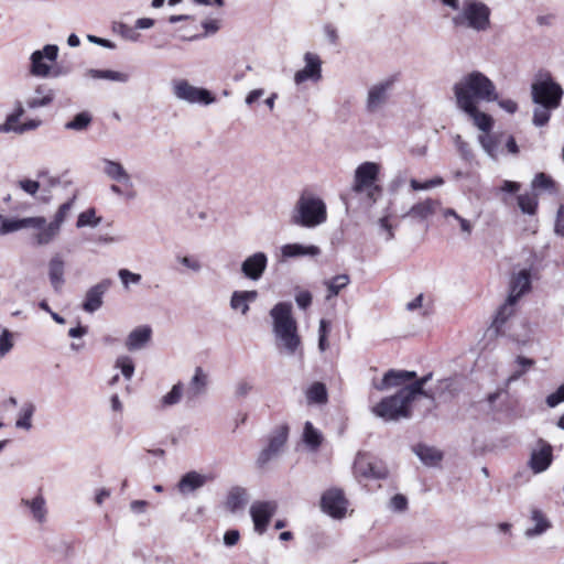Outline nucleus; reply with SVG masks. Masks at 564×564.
<instances>
[{"mask_svg": "<svg viewBox=\"0 0 564 564\" xmlns=\"http://www.w3.org/2000/svg\"><path fill=\"white\" fill-rule=\"evenodd\" d=\"M429 373L399 389L395 394L383 398L372 408V413L384 421H399L411 416V403L417 395L431 397L423 387L430 381Z\"/></svg>", "mask_w": 564, "mask_h": 564, "instance_id": "f257e3e1", "label": "nucleus"}, {"mask_svg": "<svg viewBox=\"0 0 564 564\" xmlns=\"http://www.w3.org/2000/svg\"><path fill=\"white\" fill-rule=\"evenodd\" d=\"M457 108H470L480 101L491 102L499 98L494 82L479 70L463 75L453 86Z\"/></svg>", "mask_w": 564, "mask_h": 564, "instance_id": "f03ea898", "label": "nucleus"}, {"mask_svg": "<svg viewBox=\"0 0 564 564\" xmlns=\"http://www.w3.org/2000/svg\"><path fill=\"white\" fill-rule=\"evenodd\" d=\"M563 95V88L551 76L531 85V97L535 105L532 123L535 127L541 128L549 123L552 112L561 106Z\"/></svg>", "mask_w": 564, "mask_h": 564, "instance_id": "7ed1b4c3", "label": "nucleus"}, {"mask_svg": "<svg viewBox=\"0 0 564 564\" xmlns=\"http://www.w3.org/2000/svg\"><path fill=\"white\" fill-rule=\"evenodd\" d=\"M270 316L278 347L283 348L288 355H294L301 346V337L297 332V323L292 315L291 303L275 304L270 311Z\"/></svg>", "mask_w": 564, "mask_h": 564, "instance_id": "20e7f679", "label": "nucleus"}, {"mask_svg": "<svg viewBox=\"0 0 564 564\" xmlns=\"http://www.w3.org/2000/svg\"><path fill=\"white\" fill-rule=\"evenodd\" d=\"M326 220L325 202L312 192H302L292 209L291 223L304 228H315Z\"/></svg>", "mask_w": 564, "mask_h": 564, "instance_id": "39448f33", "label": "nucleus"}, {"mask_svg": "<svg viewBox=\"0 0 564 564\" xmlns=\"http://www.w3.org/2000/svg\"><path fill=\"white\" fill-rule=\"evenodd\" d=\"M490 8L477 0H465L457 14L452 18L456 28L469 29L475 32H486L490 28Z\"/></svg>", "mask_w": 564, "mask_h": 564, "instance_id": "423d86ee", "label": "nucleus"}, {"mask_svg": "<svg viewBox=\"0 0 564 564\" xmlns=\"http://www.w3.org/2000/svg\"><path fill=\"white\" fill-rule=\"evenodd\" d=\"M525 259L528 267L513 274L510 281L508 296L517 302L523 294L531 290V276L543 268L542 261L544 259V252L542 249L539 251L528 249V256Z\"/></svg>", "mask_w": 564, "mask_h": 564, "instance_id": "0eeeda50", "label": "nucleus"}, {"mask_svg": "<svg viewBox=\"0 0 564 564\" xmlns=\"http://www.w3.org/2000/svg\"><path fill=\"white\" fill-rule=\"evenodd\" d=\"M380 172L379 164L375 162H364L357 166L354 175L352 191L357 194L367 193V196L373 203L381 193V188L376 184Z\"/></svg>", "mask_w": 564, "mask_h": 564, "instance_id": "6e6552de", "label": "nucleus"}, {"mask_svg": "<svg viewBox=\"0 0 564 564\" xmlns=\"http://www.w3.org/2000/svg\"><path fill=\"white\" fill-rule=\"evenodd\" d=\"M58 56V46L46 44L42 50L34 51L30 56V74L34 77H57L58 72L52 69V64Z\"/></svg>", "mask_w": 564, "mask_h": 564, "instance_id": "1a4fd4ad", "label": "nucleus"}, {"mask_svg": "<svg viewBox=\"0 0 564 564\" xmlns=\"http://www.w3.org/2000/svg\"><path fill=\"white\" fill-rule=\"evenodd\" d=\"M397 79V75H391L368 89L366 99L367 112L377 113L383 109Z\"/></svg>", "mask_w": 564, "mask_h": 564, "instance_id": "9d476101", "label": "nucleus"}, {"mask_svg": "<svg viewBox=\"0 0 564 564\" xmlns=\"http://www.w3.org/2000/svg\"><path fill=\"white\" fill-rule=\"evenodd\" d=\"M174 96L188 104L210 105L215 101L212 93L205 88L191 85L186 79H178L173 83Z\"/></svg>", "mask_w": 564, "mask_h": 564, "instance_id": "9b49d317", "label": "nucleus"}, {"mask_svg": "<svg viewBox=\"0 0 564 564\" xmlns=\"http://www.w3.org/2000/svg\"><path fill=\"white\" fill-rule=\"evenodd\" d=\"M289 436L288 425H280L272 431L269 436L268 446L264 447L257 458L259 467L265 466L273 458L278 457L282 452Z\"/></svg>", "mask_w": 564, "mask_h": 564, "instance_id": "f8f14e48", "label": "nucleus"}, {"mask_svg": "<svg viewBox=\"0 0 564 564\" xmlns=\"http://www.w3.org/2000/svg\"><path fill=\"white\" fill-rule=\"evenodd\" d=\"M75 197L62 204L57 209L52 221L47 223L43 217V225L40 229V245H48L59 234L61 226L65 221L68 213L73 208Z\"/></svg>", "mask_w": 564, "mask_h": 564, "instance_id": "ddd939ff", "label": "nucleus"}, {"mask_svg": "<svg viewBox=\"0 0 564 564\" xmlns=\"http://www.w3.org/2000/svg\"><path fill=\"white\" fill-rule=\"evenodd\" d=\"M43 225V217L3 218L0 224V236L19 230H30L36 242L40 245V229Z\"/></svg>", "mask_w": 564, "mask_h": 564, "instance_id": "4468645a", "label": "nucleus"}, {"mask_svg": "<svg viewBox=\"0 0 564 564\" xmlns=\"http://www.w3.org/2000/svg\"><path fill=\"white\" fill-rule=\"evenodd\" d=\"M347 503L348 501L345 498L344 491L338 488L326 490L321 499L323 511L336 519L345 517Z\"/></svg>", "mask_w": 564, "mask_h": 564, "instance_id": "2eb2a0df", "label": "nucleus"}, {"mask_svg": "<svg viewBox=\"0 0 564 564\" xmlns=\"http://www.w3.org/2000/svg\"><path fill=\"white\" fill-rule=\"evenodd\" d=\"M278 509L275 501H256L250 507V516L252 518L254 530L259 534H263L267 527Z\"/></svg>", "mask_w": 564, "mask_h": 564, "instance_id": "dca6fc26", "label": "nucleus"}, {"mask_svg": "<svg viewBox=\"0 0 564 564\" xmlns=\"http://www.w3.org/2000/svg\"><path fill=\"white\" fill-rule=\"evenodd\" d=\"M305 66L294 74V83L302 85L305 82L318 83L322 79V59L315 54H304Z\"/></svg>", "mask_w": 564, "mask_h": 564, "instance_id": "f3484780", "label": "nucleus"}, {"mask_svg": "<svg viewBox=\"0 0 564 564\" xmlns=\"http://www.w3.org/2000/svg\"><path fill=\"white\" fill-rule=\"evenodd\" d=\"M415 378V371L391 369L384 373L380 382H375L373 387L379 391H384L394 387H400L401 389L406 384H410V381H412Z\"/></svg>", "mask_w": 564, "mask_h": 564, "instance_id": "a211bd4d", "label": "nucleus"}, {"mask_svg": "<svg viewBox=\"0 0 564 564\" xmlns=\"http://www.w3.org/2000/svg\"><path fill=\"white\" fill-rule=\"evenodd\" d=\"M553 459L552 446L543 441H538V447L531 452L529 466L535 473H542L549 468Z\"/></svg>", "mask_w": 564, "mask_h": 564, "instance_id": "6ab92c4d", "label": "nucleus"}, {"mask_svg": "<svg viewBox=\"0 0 564 564\" xmlns=\"http://www.w3.org/2000/svg\"><path fill=\"white\" fill-rule=\"evenodd\" d=\"M111 280L105 279L94 286L89 288L83 302V310L87 313H94L98 311L104 304V295L111 286Z\"/></svg>", "mask_w": 564, "mask_h": 564, "instance_id": "aec40b11", "label": "nucleus"}, {"mask_svg": "<svg viewBox=\"0 0 564 564\" xmlns=\"http://www.w3.org/2000/svg\"><path fill=\"white\" fill-rule=\"evenodd\" d=\"M55 97L56 93L52 87L47 84H40L34 88L33 94L25 98V105L31 110L48 107Z\"/></svg>", "mask_w": 564, "mask_h": 564, "instance_id": "412c9836", "label": "nucleus"}, {"mask_svg": "<svg viewBox=\"0 0 564 564\" xmlns=\"http://www.w3.org/2000/svg\"><path fill=\"white\" fill-rule=\"evenodd\" d=\"M102 172L111 181L118 182L124 186H132L131 175L124 169V166L110 159H102Z\"/></svg>", "mask_w": 564, "mask_h": 564, "instance_id": "4be33fe9", "label": "nucleus"}, {"mask_svg": "<svg viewBox=\"0 0 564 564\" xmlns=\"http://www.w3.org/2000/svg\"><path fill=\"white\" fill-rule=\"evenodd\" d=\"M267 256L263 252H256L248 257L241 264V271L251 280H259L267 268Z\"/></svg>", "mask_w": 564, "mask_h": 564, "instance_id": "5701e85b", "label": "nucleus"}, {"mask_svg": "<svg viewBox=\"0 0 564 564\" xmlns=\"http://www.w3.org/2000/svg\"><path fill=\"white\" fill-rule=\"evenodd\" d=\"M517 301L511 297H507L506 302L499 307L496 317L490 326V329L496 335H503V325L516 312Z\"/></svg>", "mask_w": 564, "mask_h": 564, "instance_id": "b1692460", "label": "nucleus"}, {"mask_svg": "<svg viewBox=\"0 0 564 564\" xmlns=\"http://www.w3.org/2000/svg\"><path fill=\"white\" fill-rule=\"evenodd\" d=\"M210 477L199 474L197 471H188L182 476L177 484V489L181 494L186 495L193 492L207 484Z\"/></svg>", "mask_w": 564, "mask_h": 564, "instance_id": "393cba45", "label": "nucleus"}, {"mask_svg": "<svg viewBox=\"0 0 564 564\" xmlns=\"http://www.w3.org/2000/svg\"><path fill=\"white\" fill-rule=\"evenodd\" d=\"M459 110L466 113L473 120L474 124L484 132V134H489L494 127V119L491 116L480 111L477 105H473L470 108H459Z\"/></svg>", "mask_w": 564, "mask_h": 564, "instance_id": "a878e982", "label": "nucleus"}, {"mask_svg": "<svg viewBox=\"0 0 564 564\" xmlns=\"http://www.w3.org/2000/svg\"><path fill=\"white\" fill-rule=\"evenodd\" d=\"M531 520L534 522V527L528 528L524 531V535L528 539H532V538L543 534L551 527L550 521L546 519V517L543 514V512L539 509L533 508L531 510Z\"/></svg>", "mask_w": 564, "mask_h": 564, "instance_id": "bb28decb", "label": "nucleus"}, {"mask_svg": "<svg viewBox=\"0 0 564 564\" xmlns=\"http://www.w3.org/2000/svg\"><path fill=\"white\" fill-rule=\"evenodd\" d=\"M48 276L53 289L59 292L64 285V261L59 256L54 257L48 263Z\"/></svg>", "mask_w": 564, "mask_h": 564, "instance_id": "cd10ccee", "label": "nucleus"}, {"mask_svg": "<svg viewBox=\"0 0 564 564\" xmlns=\"http://www.w3.org/2000/svg\"><path fill=\"white\" fill-rule=\"evenodd\" d=\"M257 296V291H235L230 299V307L246 315L249 311V303L256 301Z\"/></svg>", "mask_w": 564, "mask_h": 564, "instance_id": "c85d7f7f", "label": "nucleus"}, {"mask_svg": "<svg viewBox=\"0 0 564 564\" xmlns=\"http://www.w3.org/2000/svg\"><path fill=\"white\" fill-rule=\"evenodd\" d=\"M151 328L142 326L133 329L126 341V346L129 350H137L142 348L151 338Z\"/></svg>", "mask_w": 564, "mask_h": 564, "instance_id": "c756f323", "label": "nucleus"}, {"mask_svg": "<svg viewBox=\"0 0 564 564\" xmlns=\"http://www.w3.org/2000/svg\"><path fill=\"white\" fill-rule=\"evenodd\" d=\"M21 503L25 507H28L32 513L33 519L39 522L43 523L46 520L47 509L45 499L43 496L37 495L33 499H22Z\"/></svg>", "mask_w": 564, "mask_h": 564, "instance_id": "7c9ffc66", "label": "nucleus"}, {"mask_svg": "<svg viewBox=\"0 0 564 564\" xmlns=\"http://www.w3.org/2000/svg\"><path fill=\"white\" fill-rule=\"evenodd\" d=\"M372 458L366 453H358L354 462V475L361 480L369 479V473L371 471Z\"/></svg>", "mask_w": 564, "mask_h": 564, "instance_id": "2f4dec72", "label": "nucleus"}, {"mask_svg": "<svg viewBox=\"0 0 564 564\" xmlns=\"http://www.w3.org/2000/svg\"><path fill=\"white\" fill-rule=\"evenodd\" d=\"M207 387V375L203 371L200 367L195 369L194 376L191 379L187 397L189 399H194L200 394H203Z\"/></svg>", "mask_w": 564, "mask_h": 564, "instance_id": "473e14b6", "label": "nucleus"}, {"mask_svg": "<svg viewBox=\"0 0 564 564\" xmlns=\"http://www.w3.org/2000/svg\"><path fill=\"white\" fill-rule=\"evenodd\" d=\"M248 501V495L245 488L242 487H232L227 496V508L231 512H236L242 509Z\"/></svg>", "mask_w": 564, "mask_h": 564, "instance_id": "72a5a7b5", "label": "nucleus"}, {"mask_svg": "<svg viewBox=\"0 0 564 564\" xmlns=\"http://www.w3.org/2000/svg\"><path fill=\"white\" fill-rule=\"evenodd\" d=\"M414 452L422 463L427 466H435L442 459V453L434 447L417 445Z\"/></svg>", "mask_w": 564, "mask_h": 564, "instance_id": "f704fd0d", "label": "nucleus"}, {"mask_svg": "<svg viewBox=\"0 0 564 564\" xmlns=\"http://www.w3.org/2000/svg\"><path fill=\"white\" fill-rule=\"evenodd\" d=\"M303 441L311 451H316L322 444V433L310 421L304 424Z\"/></svg>", "mask_w": 564, "mask_h": 564, "instance_id": "c9c22d12", "label": "nucleus"}, {"mask_svg": "<svg viewBox=\"0 0 564 564\" xmlns=\"http://www.w3.org/2000/svg\"><path fill=\"white\" fill-rule=\"evenodd\" d=\"M308 403L324 404L327 402V390L324 383L315 382L306 391Z\"/></svg>", "mask_w": 564, "mask_h": 564, "instance_id": "e433bc0d", "label": "nucleus"}, {"mask_svg": "<svg viewBox=\"0 0 564 564\" xmlns=\"http://www.w3.org/2000/svg\"><path fill=\"white\" fill-rule=\"evenodd\" d=\"M89 75L95 79H107L118 83H127L129 80L128 74L111 69H90Z\"/></svg>", "mask_w": 564, "mask_h": 564, "instance_id": "4c0bfd02", "label": "nucleus"}, {"mask_svg": "<svg viewBox=\"0 0 564 564\" xmlns=\"http://www.w3.org/2000/svg\"><path fill=\"white\" fill-rule=\"evenodd\" d=\"M35 412V405L31 402L22 405L19 417L15 422V427L29 431L32 429V416Z\"/></svg>", "mask_w": 564, "mask_h": 564, "instance_id": "58836bf2", "label": "nucleus"}, {"mask_svg": "<svg viewBox=\"0 0 564 564\" xmlns=\"http://www.w3.org/2000/svg\"><path fill=\"white\" fill-rule=\"evenodd\" d=\"M93 121V117L88 111L77 113L70 121L66 122V130L83 131L86 130Z\"/></svg>", "mask_w": 564, "mask_h": 564, "instance_id": "ea45409f", "label": "nucleus"}, {"mask_svg": "<svg viewBox=\"0 0 564 564\" xmlns=\"http://www.w3.org/2000/svg\"><path fill=\"white\" fill-rule=\"evenodd\" d=\"M478 141L484 151L494 160L498 159L499 155V142L495 135L480 134Z\"/></svg>", "mask_w": 564, "mask_h": 564, "instance_id": "a19ab883", "label": "nucleus"}, {"mask_svg": "<svg viewBox=\"0 0 564 564\" xmlns=\"http://www.w3.org/2000/svg\"><path fill=\"white\" fill-rule=\"evenodd\" d=\"M518 206L522 213L534 215L538 208V198L534 194L525 193L517 197Z\"/></svg>", "mask_w": 564, "mask_h": 564, "instance_id": "79ce46f5", "label": "nucleus"}, {"mask_svg": "<svg viewBox=\"0 0 564 564\" xmlns=\"http://www.w3.org/2000/svg\"><path fill=\"white\" fill-rule=\"evenodd\" d=\"M349 283V276L347 274H339L334 276L332 280L326 281L325 284L328 289L327 299L336 296Z\"/></svg>", "mask_w": 564, "mask_h": 564, "instance_id": "37998d69", "label": "nucleus"}, {"mask_svg": "<svg viewBox=\"0 0 564 564\" xmlns=\"http://www.w3.org/2000/svg\"><path fill=\"white\" fill-rule=\"evenodd\" d=\"M434 212V202L431 199H426L419 204H415L411 209L409 215L419 219H425Z\"/></svg>", "mask_w": 564, "mask_h": 564, "instance_id": "c03bdc74", "label": "nucleus"}, {"mask_svg": "<svg viewBox=\"0 0 564 564\" xmlns=\"http://www.w3.org/2000/svg\"><path fill=\"white\" fill-rule=\"evenodd\" d=\"M100 223V218L96 216V210L89 208L78 215L76 227H96Z\"/></svg>", "mask_w": 564, "mask_h": 564, "instance_id": "a18cd8bd", "label": "nucleus"}, {"mask_svg": "<svg viewBox=\"0 0 564 564\" xmlns=\"http://www.w3.org/2000/svg\"><path fill=\"white\" fill-rule=\"evenodd\" d=\"M183 394V384L181 382L174 384L170 392L162 397V406H172L181 401Z\"/></svg>", "mask_w": 564, "mask_h": 564, "instance_id": "49530a36", "label": "nucleus"}, {"mask_svg": "<svg viewBox=\"0 0 564 564\" xmlns=\"http://www.w3.org/2000/svg\"><path fill=\"white\" fill-rule=\"evenodd\" d=\"M113 31L124 40L131 42H137L140 37V34L137 32L135 28H132L122 22L116 23L113 25Z\"/></svg>", "mask_w": 564, "mask_h": 564, "instance_id": "de8ad7c7", "label": "nucleus"}, {"mask_svg": "<svg viewBox=\"0 0 564 564\" xmlns=\"http://www.w3.org/2000/svg\"><path fill=\"white\" fill-rule=\"evenodd\" d=\"M116 368L121 370L126 380H131L134 373V364L129 356H120L116 360Z\"/></svg>", "mask_w": 564, "mask_h": 564, "instance_id": "09e8293b", "label": "nucleus"}, {"mask_svg": "<svg viewBox=\"0 0 564 564\" xmlns=\"http://www.w3.org/2000/svg\"><path fill=\"white\" fill-rule=\"evenodd\" d=\"M455 145L460 154V158L470 163L474 160V153L473 150L466 141L463 140V138L457 134L454 139Z\"/></svg>", "mask_w": 564, "mask_h": 564, "instance_id": "8fccbe9b", "label": "nucleus"}, {"mask_svg": "<svg viewBox=\"0 0 564 564\" xmlns=\"http://www.w3.org/2000/svg\"><path fill=\"white\" fill-rule=\"evenodd\" d=\"M281 260L285 261L289 258H297L302 256L315 257L319 253V249H281Z\"/></svg>", "mask_w": 564, "mask_h": 564, "instance_id": "3c124183", "label": "nucleus"}, {"mask_svg": "<svg viewBox=\"0 0 564 564\" xmlns=\"http://www.w3.org/2000/svg\"><path fill=\"white\" fill-rule=\"evenodd\" d=\"M554 181L545 173H538L532 181V187L534 189L550 191L554 188Z\"/></svg>", "mask_w": 564, "mask_h": 564, "instance_id": "603ef678", "label": "nucleus"}, {"mask_svg": "<svg viewBox=\"0 0 564 564\" xmlns=\"http://www.w3.org/2000/svg\"><path fill=\"white\" fill-rule=\"evenodd\" d=\"M13 348V335L7 328L0 334V357H4Z\"/></svg>", "mask_w": 564, "mask_h": 564, "instance_id": "864d4df0", "label": "nucleus"}, {"mask_svg": "<svg viewBox=\"0 0 564 564\" xmlns=\"http://www.w3.org/2000/svg\"><path fill=\"white\" fill-rule=\"evenodd\" d=\"M444 216L446 218L453 217L454 220L459 225V228L463 232L469 234L471 231L470 223L467 219L457 215L454 209H451V208L446 209L444 212Z\"/></svg>", "mask_w": 564, "mask_h": 564, "instance_id": "5fc2aeb1", "label": "nucleus"}, {"mask_svg": "<svg viewBox=\"0 0 564 564\" xmlns=\"http://www.w3.org/2000/svg\"><path fill=\"white\" fill-rule=\"evenodd\" d=\"M388 468L378 462H372L371 471L369 473V479H384L388 477Z\"/></svg>", "mask_w": 564, "mask_h": 564, "instance_id": "6e6d98bb", "label": "nucleus"}, {"mask_svg": "<svg viewBox=\"0 0 564 564\" xmlns=\"http://www.w3.org/2000/svg\"><path fill=\"white\" fill-rule=\"evenodd\" d=\"M19 118L12 113L8 115L6 121L0 124V133L15 132L18 128Z\"/></svg>", "mask_w": 564, "mask_h": 564, "instance_id": "4d7b16f0", "label": "nucleus"}, {"mask_svg": "<svg viewBox=\"0 0 564 564\" xmlns=\"http://www.w3.org/2000/svg\"><path fill=\"white\" fill-rule=\"evenodd\" d=\"M564 402V383L561 384L557 390L546 398V404L550 408H555L560 403Z\"/></svg>", "mask_w": 564, "mask_h": 564, "instance_id": "13d9d810", "label": "nucleus"}, {"mask_svg": "<svg viewBox=\"0 0 564 564\" xmlns=\"http://www.w3.org/2000/svg\"><path fill=\"white\" fill-rule=\"evenodd\" d=\"M120 280L122 281L123 285L128 288L129 282L132 283H139L141 280V275L138 273H133L127 269H121L118 272Z\"/></svg>", "mask_w": 564, "mask_h": 564, "instance_id": "bf43d9fd", "label": "nucleus"}, {"mask_svg": "<svg viewBox=\"0 0 564 564\" xmlns=\"http://www.w3.org/2000/svg\"><path fill=\"white\" fill-rule=\"evenodd\" d=\"M253 389L251 382L247 380H240L235 386V397L240 399L249 394V392Z\"/></svg>", "mask_w": 564, "mask_h": 564, "instance_id": "052dcab7", "label": "nucleus"}, {"mask_svg": "<svg viewBox=\"0 0 564 564\" xmlns=\"http://www.w3.org/2000/svg\"><path fill=\"white\" fill-rule=\"evenodd\" d=\"M188 215L195 224H203L212 218V214L207 209H194Z\"/></svg>", "mask_w": 564, "mask_h": 564, "instance_id": "680f3d73", "label": "nucleus"}, {"mask_svg": "<svg viewBox=\"0 0 564 564\" xmlns=\"http://www.w3.org/2000/svg\"><path fill=\"white\" fill-rule=\"evenodd\" d=\"M390 507L394 511H404L408 507V499L403 495H394L390 500Z\"/></svg>", "mask_w": 564, "mask_h": 564, "instance_id": "e2e57ef3", "label": "nucleus"}, {"mask_svg": "<svg viewBox=\"0 0 564 564\" xmlns=\"http://www.w3.org/2000/svg\"><path fill=\"white\" fill-rule=\"evenodd\" d=\"M19 186L25 193L34 196L37 193L39 188H40V183L36 182V181H33V180H21L19 182Z\"/></svg>", "mask_w": 564, "mask_h": 564, "instance_id": "0e129e2a", "label": "nucleus"}, {"mask_svg": "<svg viewBox=\"0 0 564 564\" xmlns=\"http://www.w3.org/2000/svg\"><path fill=\"white\" fill-rule=\"evenodd\" d=\"M295 301L300 308L305 310L312 303V294L308 291H301L295 295Z\"/></svg>", "mask_w": 564, "mask_h": 564, "instance_id": "69168bd1", "label": "nucleus"}, {"mask_svg": "<svg viewBox=\"0 0 564 564\" xmlns=\"http://www.w3.org/2000/svg\"><path fill=\"white\" fill-rule=\"evenodd\" d=\"M406 182L404 173H398L389 184V188L392 193L398 192Z\"/></svg>", "mask_w": 564, "mask_h": 564, "instance_id": "338daca9", "label": "nucleus"}, {"mask_svg": "<svg viewBox=\"0 0 564 564\" xmlns=\"http://www.w3.org/2000/svg\"><path fill=\"white\" fill-rule=\"evenodd\" d=\"M555 232L564 237V205H561L555 221Z\"/></svg>", "mask_w": 564, "mask_h": 564, "instance_id": "774afa93", "label": "nucleus"}]
</instances>
